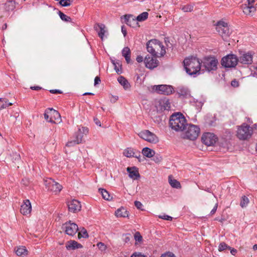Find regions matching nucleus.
Returning <instances> with one entry per match:
<instances>
[{"label": "nucleus", "instance_id": "nucleus-37", "mask_svg": "<svg viewBox=\"0 0 257 257\" xmlns=\"http://www.w3.org/2000/svg\"><path fill=\"white\" fill-rule=\"evenodd\" d=\"M149 14L147 12H145L140 14L136 18L138 22H143L145 21L148 18Z\"/></svg>", "mask_w": 257, "mask_h": 257}, {"label": "nucleus", "instance_id": "nucleus-13", "mask_svg": "<svg viewBox=\"0 0 257 257\" xmlns=\"http://www.w3.org/2000/svg\"><path fill=\"white\" fill-rule=\"evenodd\" d=\"M203 144L208 146H212L215 144L218 140L217 137L213 133H204L201 138Z\"/></svg>", "mask_w": 257, "mask_h": 257}, {"label": "nucleus", "instance_id": "nucleus-3", "mask_svg": "<svg viewBox=\"0 0 257 257\" xmlns=\"http://www.w3.org/2000/svg\"><path fill=\"white\" fill-rule=\"evenodd\" d=\"M169 124L172 129L177 132L184 131L187 124L185 117L179 112L171 116Z\"/></svg>", "mask_w": 257, "mask_h": 257}, {"label": "nucleus", "instance_id": "nucleus-9", "mask_svg": "<svg viewBox=\"0 0 257 257\" xmlns=\"http://www.w3.org/2000/svg\"><path fill=\"white\" fill-rule=\"evenodd\" d=\"M202 63L203 66L208 72L217 69L218 61L214 57L205 58Z\"/></svg>", "mask_w": 257, "mask_h": 257}, {"label": "nucleus", "instance_id": "nucleus-56", "mask_svg": "<svg viewBox=\"0 0 257 257\" xmlns=\"http://www.w3.org/2000/svg\"><path fill=\"white\" fill-rule=\"evenodd\" d=\"M100 82V79L99 77L96 76L94 79V85L95 86L97 84H99Z\"/></svg>", "mask_w": 257, "mask_h": 257}, {"label": "nucleus", "instance_id": "nucleus-8", "mask_svg": "<svg viewBox=\"0 0 257 257\" xmlns=\"http://www.w3.org/2000/svg\"><path fill=\"white\" fill-rule=\"evenodd\" d=\"M138 135L140 138L150 143L156 144L159 142V139L157 136L149 130L142 131Z\"/></svg>", "mask_w": 257, "mask_h": 257}, {"label": "nucleus", "instance_id": "nucleus-59", "mask_svg": "<svg viewBox=\"0 0 257 257\" xmlns=\"http://www.w3.org/2000/svg\"><path fill=\"white\" fill-rule=\"evenodd\" d=\"M121 32H122V33L123 34V36L125 37L127 34V32H126V30L125 29L124 26L121 27Z\"/></svg>", "mask_w": 257, "mask_h": 257}, {"label": "nucleus", "instance_id": "nucleus-31", "mask_svg": "<svg viewBox=\"0 0 257 257\" xmlns=\"http://www.w3.org/2000/svg\"><path fill=\"white\" fill-rule=\"evenodd\" d=\"M159 103L161 110H168L170 107V104L168 99L161 100Z\"/></svg>", "mask_w": 257, "mask_h": 257}, {"label": "nucleus", "instance_id": "nucleus-55", "mask_svg": "<svg viewBox=\"0 0 257 257\" xmlns=\"http://www.w3.org/2000/svg\"><path fill=\"white\" fill-rule=\"evenodd\" d=\"M217 206H218V204L216 203V204L214 206L213 208L211 211L210 214L213 215L215 213V212L216 211L217 208Z\"/></svg>", "mask_w": 257, "mask_h": 257}, {"label": "nucleus", "instance_id": "nucleus-51", "mask_svg": "<svg viewBox=\"0 0 257 257\" xmlns=\"http://www.w3.org/2000/svg\"><path fill=\"white\" fill-rule=\"evenodd\" d=\"M135 206L139 209H142V207L143 206L142 203L138 201H135Z\"/></svg>", "mask_w": 257, "mask_h": 257}, {"label": "nucleus", "instance_id": "nucleus-50", "mask_svg": "<svg viewBox=\"0 0 257 257\" xmlns=\"http://www.w3.org/2000/svg\"><path fill=\"white\" fill-rule=\"evenodd\" d=\"M130 257H146V255L139 252H135Z\"/></svg>", "mask_w": 257, "mask_h": 257}, {"label": "nucleus", "instance_id": "nucleus-34", "mask_svg": "<svg viewBox=\"0 0 257 257\" xmlns=\"http://www.w3.org/2000/svg\"><path fill=\"white\" fill-rule=\"evenodd\" d=\"M12 104V103L8 102L6 98H0V109L6 108Z\"/></svg>", "mask_w": 257, "mask_h": 257}, {"label": "nucleus", "instance_id": "nucleus-30", "mask_svg": "<svg viewBox=\"0 0 257 257\" xmlns=\"http://www.w3.org/2000/svg\"><path fill=\"white\" fill-rule=\"evenodd\" d=\"M15 252L18 256H21L27 254V250L25 246H19L17 247L15 249Z\"/></svg>", "mask_w": 257, "mask_h": 257}, {"label": "nucleus", "instance_id": "nucleus-14", "mask_svg": "<svg viewBox=\"0 0 257 257\" xmlns=\"http://www.w3.org/2000/svg\"><path fill=\"white\" fill-rule=\"evenodd\" d=\"M247 4H244L242 6L243 12L246 15L252 16L255 12L256 9L254 6L255 1L254 0H246Z\"/></svg>", "mask_w": 257, "mask_h": 257}, {"label": "nucleus", "instance_id": "nucleus-62", "mask_svg": "<svg viewBox=\"0 0 257 257\" xmlns=\"http://www.w3.org/2000/svg\"><path fill=\"white\" fill-rule=\"evenodd\" d=\"M31 88L33 90H39L41 89V87H40L39 86H32L31 87Z\"/></svg>", "mask_w": 257, "mask_h": 257}, {"label": "nucleus", "instance_id": "nucleus-24", "mask_svg": "<svg viewBox=\"0 0 257 257\" xmlns=\"http://www.w3.org/2000/svg\"><path fill=\"white\" fill-rule=\"evenodd\" d=\"M177 91L180 96L188 97L190 96V92L188 88L184 86H179L177 88Z\"/></svg>", "mask_w": 257, "mask_h": 257}, {"label": "nucleus", "instance_id": "nucleus-12", "mask_svg": "<svg viewBox=\"0 0 257 257\" xmlns=\"http://www.w3.org/2000/svg\"><path fill=\"white\" fill-rule=\"evenodd\" d=\"M153 90L157 93L167 95L172 94L174 91L173 87L172 86L163 84L154 85Z\"/></svg>", "mask_w": 257, "mask_h": 257}, {"label": "nucleus", "instance_id": "nucleus-44", "mask_svg": "<svg viewBox=\"0 0 257 257\" xmlns=\"http://www.w3.org/2000/svg\"><path fill=\"white\" fill-rule=\"evenodd\" d=\"M193 6L191 5H188L186 6H184L182 8V10L184 12H191L193 11Z\"/></svg>", "mask_w": 257, "mask_h": 257}, {"label": "nucleus", "instance_id": "nucleus-46", "mask_svg": "<svg viewBox=\"0 0 257 257\" xmlns=\"http://www.w3.org/2000/svg\"><path fill=\"white\" fill-rule=\"evenodd\" d=\"M97 246L101 251H104L106 249V246L104 243L100 242L97 244Z\"/></svg>", "mask_w": 257, "mask_h": 257}, {"label": "nucleus", "instance_id": "nucleus-61", "mask_svg": "<svg viewBox=\"0 0 257 257\" xmlns=\"http://www.w3.org/2000/svg\"><path fill=\"white\" fill-rule=\"evenodd\" d=\"M154 160L155 162L159 163L162 160V158L161 157H155Z\"/></svg>", "mask_w": 257, "mask_h": 257}, {"label": "nucleus", "instance_id": "nucleus-39", "mask_svg": "<svg viewBox=\"0 0 257 257\" xmlns=\"http://www.w3.org/2000/svg\"><path fill=\"white\" fill-rule=\"evenodd\" d=\"M49 110V108H48L46 110L45 112L44 113V118L48 122H50L52 123H55V120H54L52 116L50 115V112Z\"/></svg>", "mask_w": 257, "mask_h": 257}, {"label": "nucleus", "instance_id": "nucleus-19", "mask_svg": "<svg viewBox=\"0 0 257 257\" xmlns=\"http://www.w3.org/2000/svg\"><path fill=\"white\" fill-rule=\"evenodd\" d=\"M124 17V22L128 26L133 28L139 27L140 25L136 18L132 15H126Z\"/></svg>", "mask_w": 257, "mask_h": 257}, {"label": "nucleus", "instance_id": "nucleus-26", "mask_svg": "<svg viewBox=\"0 0 257 257\" xmlns=\"http://www.w3.org/2000/svg\"><path fill=\"white\" fill-rule=\"evenodd\" d=\"M117 81L123 86L125 90L129 89L131 87L129 82L123 76H120L118 77Z\"/></svg>", "mask_w": 257, "mask_h": 257}, {"label": "nucleus", "instance_id": "nucleus-4", "mask_svg": "<svg viewBox=\"0 0 257 257\" xmlns=\"http://www.w3.org/2000/svg\"><path fill=\"white\" fill-rule=\"evenodd\" d=\"M252 134V128L246 123L238 127L237 137L239 140H245L250 138Z\"/></svg>", "mask_w": 257, "mask_h": 257}, {"label": "nucleus", "instance_id": "nucleus-5", "mask_svg": "<svg viewBox=\"0 0 257 257\" xmlns=\"http://www.w3.org/2000/svg\"><path fill=\"white\" fill-rule=\"evenodd\" d=\"M185 129L186 130L185 138L190 140H195L200 133V128L194 124H187Z\"/></svg>", "mask_w": 257, "mask_h": 257}, {"label": "nucleus", "instance_id": "nucleus-60", "mask_svg": "<svg viewBox=\"0 0 257 257\" xmlns=\"http://www.w3.org/2000/svg\"><path fill=\"white\" fill-rule=\"evenodd\" d=\"M112 62L113 65L114 66V69L115 70L116 72L117 73H119L120 71L119 70L118 68H117V67L116 65V63L113 61Z\"/></svg>", "mask_w": 257, "mask_h": 257}, {"label": "nucleus", "instance_id": "nucleus-49", "mask_svg": "<svg viewBox=\"0 0 257 257\" xmlns=\"http://www.w3.org/2000/svg\"><path fill=\"white\" fill-rule=\"evenodd\" d=\"M135 239L139 242L141 241L142 239V236L141 235L140 232H137L134 235Z\"/></svg>", "mask_w": 257, "mask_h": 257}, {"label": "nucleus", "instance_id": "nucleus-54", "mask_svg": "<svg viewBox=\"0 0 257 257\" xmlns=\"http://www.w3.org/2000/svg\"><path fill=\"white\" fill-rule=\"evenodd\" d=\"M231 84L233 87H237L239 85L238 82L235 79L231 81Z\"/></svg>", "mask_w": 257, "mask_h": 257}, {"label": "nucleus", "instance_id": "nucleus-45", "mask_svg": "<svg viewBox=\"0 0 257 257\" xmlns=\"http://www.w3.org/2000/svg\"><path fill=\"white\" fill-rule=\"evenodd\" d=\"M79 143H77L76 140L74 138V140L69 141L66 145L67 147H72L76 145L79 144Z\"/></svg>", "mask_w": 257, "mask_h": 257}, {"label": "nucleus", "instance_id": "nucleus-42", "mask_svg": "<svg viewBox=\"0 0 257 257\" xmlns=\"http://www.w3.org/2000/svg\"><path fill=\"white\" fill-rule=\"evenodd\" d=\"M230 249V247L228 246L224 242H221L218 246V250L220 251H223L226 249Z\"/></svg>", "mask_w": 257, "mask_h": 257}, {"label": "nucleus", "instance_id": "nucleus-16", "mask_svg": "<svg viewBox=\"0 0 257 257\" xmlns=\"http://www.w3.org/2000/svg\"><path fill=\"white\" fill-rule=\"evenodd\" d=\"M253 53L251 52H243L241 54L238 62L243 64H251L252 62Z\"/></svg>", "mask_w": 257, "mask_h": 257}, {"label": "nucleus", "instance_id": "nucleus-38", "mask_svg": "<svg viewBox=\"0 0 257 257\" xmlns=\"http://www.w3.org/2000/svg\"><path fill=\"white\" fill-rule=\"evenodd\" d=\"M15 8V2L13 1H10L5 4V9L7 11H13Z\"/></svg>", "mask_w": 257, "mask_h": 257}, {"label": "nucleus", "instance_id": "nucleus-15", "mask_svg": "<svg viewBox=\"0 0 257 257\" xmlns=\"http://www.w3.org/2000/svg\"><path fill=\"white\" fill-rule=\"evenodd\" d=\"M156 57L153 56V55H147L144 58L145 66L150 69H153L156 68L159 64V62Z\"/></svg>", "mask_w": 257, "mask_h": 257}, {"label": "nucleus", "instance_id": "nucleus-40", "mask_svg": "<svg viewBox=\"0 0 257 257\" xmlns=\"http://www.w3.org/2000/svg\"><path fill=\"white\" fill-rule=\"evenodd\" d=\"M58 14L62 21L66 22H71L72 19L70 17L67 16L60 11L59 12Z\"/></svg>", "mask_w": 257, "mask_h": 257}, {"label": "nucleus", "instance_id": "nucleus-43", "mask_svg": "<svg viewBox=\"0 0 257 257\" xmlns=\"http://www.w3.org/2000/svg\"><path fill=\"white\" fill-rule=\"evenodd\" d=\"M73 0H60L59 4L63 7L70 6Z\"/></svg>", "mask_w": 257, "mask_h": 257}, {"label": "nucleus", "instance_id": "nucleus-6", "mask_svg": "<svg viewBox=\"0 0 257 257\" xmlns=\"http://www.w3.org/2000/svg\"><path fill=\"white\" fill-rule=\"evenodd\" d=\"M238 62V58L235 55L228 54L221 59V65L225 68H232L236 66Z\"/></svg>", "mask_w": 257, "mask_h": 257}, {"label": "nucleus", "instance_id": "nucleus-22", "mask_svg": "<svg viewBox=\"0 0 257 257\" xmlns=\"http://www.w3.org/2000/svg\"><path fill=\"white\" fill-rule=\"evenodd\" d=\"M126 170L131 178L134 180H137L140 177L138 169L136 167H127Z\"/></svg>", "mask_w": 257, "mask_h": 257}, {"label": "nucleus", "instance_id": "nucleus-47", "mask_svg": "<svg viewBox=\"0 0 257 257\" xmlns=\"http://www.w3.org/2000/svg\"><path fill=\"white\" fill-rule=\"evenodd\" d=\"M251 75L253 77H257V65L256 66H253L251 68Z\"/></svg>", "mask_w": 257, "mask_h": 257}, {"label": "nucleus", "instance_id": "nucleus-29", "mask_svg": "<svg viewBox=\"0 0 257 257\" xmlns=\"http://www.w3.org/2000/svg\"><path fill=\"white\" fill-rule=\"evenodd\" d=\"M82 246L81 244L78 243L76 241H69L66 245V248L67 249H74L76 248H79L82 247Z\"/></svg>", "mask_w": 257, "mask_h": 257}, {"label": "nucleus", "instance_id": "nucleus-10", "mask_svg": "<svg viewBox=\"0 0 257 257\" xmlns=\"http://www.w3.org/2000/svg\"><path fill=\"white\" fill-rule=\"evenodd\" d=\"M45 185L46 188L56 194L60 192L62 189L61 185L55 182L51 178H48L45 181Z\"/></svg>", "mask_w": 257, "mask_h": 257}, {"label": "nucleus", "instance_id": "nucleus-58", "mask_svg": "<svg viewBox=\"0 0 257 257\" xmlns=\"http://www.w3.org/2000/svg\"><path fill=\"white\" fill-rule=\"evenodd\" d=\"M94 122L97 125H98L99 126H101V122H100V120L97 118H94Z\"/></svg>", "mask_w": 257, "mask_h": 257}, {"label": "nucleus", "instance_id": "nucleus-17", "mask_svg": "<svg viewBox=\"0 0 257 257\" xmlns=\"http://www.w3.org/2000/svg\"><path fill=\"white\" fill-rule=\"evenodd\" d=\"M123 155L127 158L135 157L137 158L139 162H141V153L139 151L132 148H127L123 151Z\"/></svg>", "mask_w": 257, "mask_h": 257}, {"label": "nucleus", "instance_id": "nucleus-33", "mask_svg": "<svg viewBox=\"0 0 257 257\" xmlns=\"http://www.w3.org/2000/svg\"><path fill=\"white\" fill-rule=\"evenodd\" d=\"M49 111H50V115L52 116V117L53 116L55 118V120H57L58 121L60 122L61 120V116L58 111L54 110L53 108H50Z\"/></svg>", "mask_w": 257, "mask_h": 257}, {"label": "nucleus", "instance_id": "nucleus-2", "mask_svg": "<svg viewBox=\"0 0 257 257\" xmlns=\"http://www.w3.org/2000/svg\"><path fill=\"white\" fill-rule=\"evenodd\" d=\"M146 48L147 51L154 57H162L166 53L162 43L156 39L149 40L147 43Z\"/></svg>", "mask_w": 257, "mask_h": 257}, {"label": "nucleus", "instance_id": "nucleus-21", "mask_svg": "<svg viewBox=\"0 0 257 257\" xmlns=\"http://www.w3.org/2000/svg\"><path fill=\"white\" fill-rule=\"evenodd\" d=\"M32 210V206L29 200H26L21 205V212L24 215L29 214Z\"/></svg>", "mask_w": 257, "mask_h": 257}, {"label": "nucleus", "instance_id": "nucleus-41", "mask_svg": "<svg viewBox=\"0 0 257 257\" xmlns=\"http://www.w3.org/2000/svg\"><path fill=\"white\" fill-rule=\"evenodd\" d=\"M88 237V235L87 230L84 228L78 233V237L79 238L81 237L87 238Z\"/></svg>", "mask_w": 257, "mask_h": 257}, {"label": "nucleus", "instance_id": "nucleus-7", "mask_svg": "<svg viewBox=\"0 0 257 257\" xmlns=\"http://www.w3.org/2000/svg\"><path fill=\"white\" fill-rule=\"evenodd\" d=\"M216 29L222 38H226L231 33V31L229 28L227 24L223 21L217 22Z\"/></svg>", "mask_w": 257, "mask_h": 257}, {"label": "nucleus", "instance_id": "nucleus-20", "mask_svg": "<svg viewBox=\"0 0 257 257\" xmlns=\"http://www.w3.org/2000/svg\"><path fill=\"white\" fill-rule=\"evenodd\" d=\"M67 205L69 211L72 212L80 210L81 207L80 202L75 199L68 202Z\"/></svg>", "mask_w": 257, "mask_h": 257}, {"label": "nucleus", "instance_id": "nucleus-64", "mask_svg": "<svg viewBox=\"0 0 257 257\" xmlns=\"http://www.w3.org/2000/svg\"><path fill=\"white\" fill-rule=\"evenodd\" d=\"M230 253L232 254V255H234L235 254V253L236 252V250L235 249H234V248H232L231 249L230 248Z\"/></svg>", "mask_w": 257, "mask_h": 257}, {"label": "nucleus", "instance_id": "nucleus-57", "mask_svg": "<svg viewBox=\"0 0 257 257\" xmlns=\"http://www.w3.org/2000/svg\"><path fill=\"white\" fill-rule=\"evenodd\" d=\"M50 92L53 94L61 93L62 92L58 89H52L50 90Z\"/></svg>", "mask_w": 257, "mask_h": 257}, {"label": "nucleus", "instance_id": "nucleus-36", "mask_svg": "<svg viewBox=\"0 0 257 257\" xmlns=\"http://www.w3.org/2000/svg\"><path fill=\"white\" fill-rule=\"evenodd\" d=\"M249 202V199L245 196H243L241 198L240 206L241 208H245Z\"/></svg>", "mask_w": 257, "mask_h": 257}, {"label": "nucleus", "instance_id": "nucleus-11", "mask_svg": "<svg viewBox=\"0 0 257 257\" xmlns=\"http://www.w3.org/2000/svg\"><path fill=\"white\" fill-rule=\"evenodd\" d=\"M62 228L67 234L71 236L75 234L78 230V225L75 223L71 222V221L64 223Z\"/></svg>", "mask_w": 257, "mask_h": 257}, {"label": "nucleus", "instance_id": "nucleus-53", "mask_svg": "<svg viewBox=\"0 0 257 257\" xmlns=\"http://www.w3.org/2000/svg\"><path fill=\"white\" fill-rule=\"evenodd\" d=\"M136 60L138 62L141 63L144 61V59L143 56L139 55L137 57Z\"/></svg>", "mask_w": 257, "mask_h": 257}, {"label": "nucleus", "instance_id": "nucleus-18", "mask_svg": "<svg viewBox=\"0 0 257 257\" xmlns=\"http://www.w3.org/2000/svg\"><path fill=\"white\" fill-rule=\"evenodd\" d=\"M88 132L89 130L87 127L79 126L77 132H76L74 135V138L76 140L77 143H81L83 136L86 135L88 133Z\"/></svg>", "mask_w": 257, "mask_h": 257}, {"label": "nucleus", "instance_id": "nucleus-23", "mask_svg": "<svg viewBox=\"0 0 257 257\" xmlns=\"http://www.w3.org/2000/svg\"><path fill=\"white\" fill-rule=\"evenodd\" d=\"M94 29L97 32L98 36L103 40L104 34L106 32L105 25L103 24H97L94 26Z\"/></svg>", "mask_w": 257, "mask_h": 257}, {"label": "nucleus", "instance_id": "nucleus-27", "mask_svg": "<svg viewBox=\"0 0 257 257\" xmlns=\"http://www.w3.org/2000/svg\"><path fill=\"white\" fill-rule=\"evenodd\" d=\"M143 155L147 158H152L155 154V151L148 147L143 148L142 151Z\"/></svg>", "mask_w": 257, "mask_h": 257}, {"label": "nucleus", "instance_id": "nucleus-25", "mask_svg": "<svg viewBox=\"0 0 257 257\" xmlns=\"http://www.w3.org/2000/svg\"><path fill=\"white\" fill-rule=\"evenodd\" d=\"M115 213L117 217H125L128 216V212L126 209L123 207L117 209Z\"/></svg>", "mask_w": 257, "mask_h": 257}, {"label": "nucleus", "instance_id": "nucleus-48", "mask_svg": "<svg viewBox=\"0 0 257 257\" xmlns=\"http://www.w3.org/2000/svg\"><path fill=\"white\" fill-rule=\"evenodd\" d=\"M158 217H159V218H160L161 219L166 220H170V221H171L173 218L172 217L169 216L168 215H165V214L163 215H159Z\"/></svg>", "mask_w": 257, "mask_h": 257}, {"label": "nucleus", "instance_id": "nucleus-32", "mask_svg": "<svg viewBox=\"0 0 257 257\" xmlns=\"http://www.w3.org/2000/svg\"><path fill=\"white\" fill-rule=\"evenodd\" d=\"M99 192L101 194L104 199L106 200H110L112 199V197L105 189L100 188L99 189Z\"/></svg>", "mask_w": 257, "mask_h": 257}, {"label": "nucleus", "instance_id": "nucleus-63", "mask_svg": "<svg viewBox=\"0 0 257 257\" xmlns=\"http://www.w3.org/2000/svg\"><path fill=\"white\" fill-rule=\"evenodd\" d=\"M117 99H118V96H112V98L110 99V101L111 102H114Z\"/></svg>", "mask_w": 257, "mask_h": 257}, {"label": "nucleus", "instance_id": "nucleus-35", "mask_svg": "<svg viewBox=\"0 0 257 257\" xmlns=\"http://www.w3.org/2000/svg\"><path fill=\"white\" fill-rule=\"evenodd\" d=\"M169 181L170 185L173 187L177 189L181 187V184L179 181L175 179H171V177H169Z\"/></svg>", "mask_w": 257, "mask_h": 257}, {"label": "nucleus", "instance_id": "nucleus-52", "mask_svg": "<svg viewBox=\"0 0 257 257\" xmlns=\"http://www.w3.org/2000/svg\"><path fill=\"white\" fill-rule=\"evenodd\" d=\"M161 257H176L175 255L171 252H168L162 255Z\"/></svg>", "mask_w": 257, "mask_h": 257}, {"label": "nucleus", "instance_id": "nucleus-28", "mask_svg": "<svg viewBox=\"0 0 257 257\" xmlns=\"http://www.w3.org/2000/svg\"><path fill=\"white\" fill-rule=\"evenodd\" d=\"M122 55L125 58L127 63L131 62V50L127 47H124L122 50Z\"/></svg>", "mask_w": 257, "mask_h": 257}, {"label": "nucleus", "instance_id": "nucleus-1", "mask_svg": "<svg viewBox=\"0 0 257 257\" xmlns=\"http://www.w3.org/2000/svg\"><path fill=\"white\" fill-rule=\"evenodd\" d=\"M183 63L186 72L189 75L195 77L200 74L201 63L197 58L191 56L185 58Z\"/></svg>", "mask_w": 257, "mask_h": 257}]
</instances>
